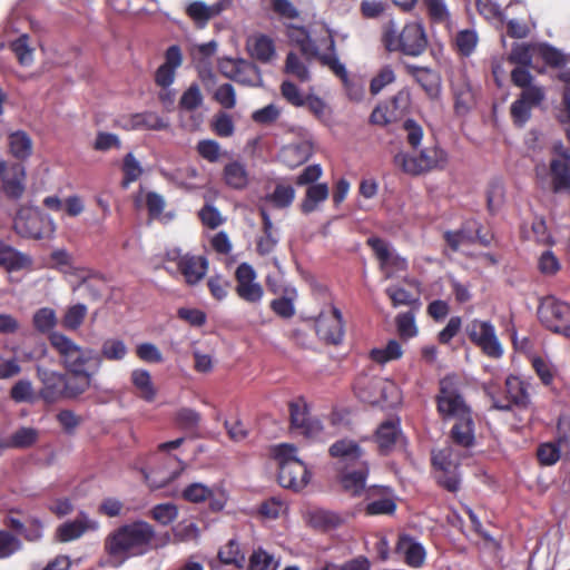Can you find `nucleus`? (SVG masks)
<instances>
[{
  "mask_svg": "<svg viewBox=\"0 0 570 570\" xmlns=\"http://www.w3.org/2000/svg\"><path fill=\"white\" fill-rule=\"evenodd\" d=\"M49 342L70 374L66 375L65 399H76L90 387L92 376L101 367V357L97 351L83 348L59 332L51 333Z\"/></svg>",
  "mask_w": 570,
  "mask_h": 570,
  "instance_id": "obj_1",
  "label": "nucleus"
},
{
  "mask_svg": "<svg viewBox=\"0 0 570 570\" xmlns=\"http://www.w3.org/2000/svg\"><path fill=\"white\" fill-rule=\"evenodd\" d=\"M156 533L154 527L137 520L117 528L105 540V551L111 558L125 559L147 551Z\"/></svg>",
  "mask_w": 570,
  "mask_h": 570,
  "instance_id": "obj_2",
  "label": "nucleus"
},
{
  "mask_svg": "<svg viewBox=\"0 0 570 570\" xmlns=\"http://www.w3.org/2000/svg\"><path fill=\"white\" fill-rule=\"evenodd\" d=\"M296 446L282 443L272 449V455L278 463V483L293 491H301L309 482V472L303 461L296 458Z\"/></svg>",
  "mask_w": 570,
  "mask_h": 570,
  "instance_id": "obj_3",
  "label": "nucleus"
},
{
  "mask_svg": "<svg viewBox=\"0 0 570 570\" xmlns=\"http://www.w3.org/2000/svg\"><path fill=\"white\" fill-rule=\"evenodd\" d=\"M382 42L387 51H399L405 56L419 57L428 48L424 27L419 22L406 23L397 31L391 23L384 28Z\"/></svg>",
  "mask_w": 570,
  "mask_h": 570,
  "instance_id": "obj_4",
  "label": "nucleus"
},
{
  "mask_svg": "<svg viewBox=\"0 0 570 570\" xmlns=\"http://www.w3.org/2000/svg\"><path fill=\"white\" fill-rule=\"evenodd\" d=\"M12 228L22 238H51L56 232L53 219L33 206L22 205L18 208Z\"/></svg>",
  "mask_w": 570,
  "mask_h": 570,
  "instance_id": "obj_5",
  "label": "nucleus"
},
{
  "mask_svg": "<svg viewBox=\"0 0 570 570\" xmlns=\"http://www.w3.org/2000/svg\"><path fill=\"white\" fill-rule=\"evenodd\" d=\"M393 161L403 173L420 176L432 170L444 169L448 165V154L439 146H432L423 148L417 155L397 153Z\"/></svg>",
  "mask_w": 570,
  "mask_h": 570,
  "instance_id": "obj_6",
  "label": "nucleus"
},
{
  "mask_svg": "<svg viewBox=\"0 0 570 570\" xmlns=\"http://www.w3.org/2000/svg\"><path fill=\"white\" fill-rule=\"evenodd\" d=\"M435 402L436 410L444 420L472 411L462 395L460 381L454 374L445 375L440 380Z\"/></svg>",
  "mask_w": 570,
  "mask_h": 570,
  "instance_id": "obj_7",
  "label": "nucleus"
},
{
  "mask_svg": "<svg viewBox=\"0 0 570 570\" xmlns=\"http://www.w3.org/2000/svg\"><path fill=\"white\" fill-rule=\"evenodd\" d=\"M538 318L549 331L562 334L570 338V305L554 296H546L540 299Z\"/></svg>",
  "mask_w": 570,
  "mask_h": 570,
  "instance_id": "obj_8",
  "label": "nucleus"
},
{
  "mask_svg": "<svg viewBox=\"0 0 570 570\" xmlns=\"http://www.w3.org/2000/svg\"><path fill=\"white\" fill-rule=\"evenodd\" d=\"M464 333L469 341L479 347L485 356L500 358L503 355L495 327L490 321L473 318L465 325Z\"/></svg>",
  "mask_w": 570,
  "mask_h": 570,
  "instance_id": "obj_9",
  "label": "nucleus"
},
{
  "mask_svg": "<svg viewBox=\"0 0 570 570\" xmlns=\"http://www.w3.org/2000/svg\"><path fill=\"white\" fill-rule=\"evenodd\" d=\"M411 92L402 88L384 104L377 105L370 116V122L377 126H386L402 119L411 108Z\"/></svg>",
  "mask_w": 570,
  "mask_h": 570,
  "instance_id": "obj_10",
  "label": "nucleus"
},
{
  "mask_svg": "<svg viewBox=\"0 0 570 570\" xmlns=\"http://www.w3.org/2000/svg\"><path fill=\"white\" fill-rule=\"evenodd\" d=\"M530 383L517 375H509L504 382V397H493V407L500 411H511L513 407L525 410L529 407Z\"/></svg>",
  "mask_w": 570,
  "mask_h": 570,
  "instance_id": "obj_11",
  "label": "nucleus"
},
{
  "mask_svg": "<svg viewBox=\"0 0 570 570\" xmlns=\"http://www.w3.org/2000/svg\"><path fill=\"white\" fill-rule=\"evenodd\" d=\"M220 73L244 86H257L262 81L258 67L245 59L223 58L218 63Z\"/></svg>",
  "mask_w": 570,
  "mask_h": 570,
  "instance_id": "obj_12",
  "label": "nucleus"
},
{
  "mask_svg": "<svg viewBox=\"0 0 570 570\" xmlns=\"http://www.w3.org/2000/svg\"><path fill=\"white\" fill-rule=\"evenodd\" d=\"M166 261L175 262L178 272L184 276L186 284L196 285L208 271V261L204 256L185 254L179 249H171L166 253Z\"/></svg>",
  "mask_w": 570,
  "mask_h": 570,
  "instance_id": "obj_13",
  "label": "nucleus"
},
{
  "mask_svg": "<svg viewBox=\"0 0 570 570\" xmlns=\"http://www.w3.org/2000/svg\"><path fill=\"white\" fill-rule=\"evenodd\" d=\"M315 330L321 341L338 345L345 334L343 314L340 308L332 305L327 312H322L315 321Z\"/></svg>",
  "mask_w": 570,
  "mask_h": 570,
  "instance_id": "obj_14",
  "label": "nucleus"
},
{
  "mask_svg": "<svg viewBox=\"0 0 570 570\" xmlns=\"http://www.w3.org/2000/svg\"><path fill=\"white\" fill-rule=\"evenodd\" d=\"M27 171L21 163L0 160L2 191L11 200H19L26 191Z\"/></svg>",
  "mask_w": 570,
  "mask_h": 570,
  "instance_id": "obj_15",
  "label": "nucleus"
},
{
  "mask_svg": "<svg viewBox=\"0 0 570 570\" xmlns=\"http://www.w3.org/2000/svg\"><path fill=\"white\" fill-rule=\"evenodd\" d=\"M256 272L248 263H242L235 271L237 296L248 304H258L264 295L263 286L256 282Z\"/></svg>",
  "mask_w": 570,
  "mask_h": 570,
  "instance_id": "obj_16",
  "label": "nucleus"
},
{
  "mask_svg": "<svg viewBox=\"0 0 570 570\" xmlns=\"http://www.w3.org/2000/svg\"><path fill=\"white\" fill-rule=\"evenodd\" d=\"M185 501L190 503L209 502L212 512H220L227 503V494L219 487H207L203 483L195 482L187 485L181 493Z\"/></svg>",
  "mask_w": 570,
  "mask_h": 570,
  "instance_id": "obj_17",
  "label": "nucleus"
},
{
  "mask_svg": "<svg viewBox=\"0 0 570 570\" xmlns=\"http://www.w3.org/2000/svg\"><path fill=\"white\" fill-rule=\"evenodd\" d=\"M554 151L556 156L549 165L551 190L554 194H570V153L562 147Z\"/></svg>",
  "mask_w": 570,
  "mask_h": 570,
  "instance_id": "obj_18",
  "label": "nucleus"
},
{
  "mask_svg": "<svg viewBox=\"0 0 570 570\" xmlns=\"http://www.w3.org/2000/svg\"><path fill=\"white\" fill-rule=\"evenodd\" d=\"M543 88H530L521 91L510 107V115L515 126L522 127L530 119L531 111L544 99Z\"/></svg>",
  "mask_w": 570,
  "mask_h": 570,
  "instance_id": "obj_19",
  "label": "nucleus"
},
{
  "mask_svg": "<svg viewBox=\"0 0 570 570\" xmlns=\"http://www.w3.org/2000/svg\"><path fill=\"white\" fill-rule=\"evenodd\" d=\"M288 407L293 430L306 438L317 436L322 432L321 421L309 416L307 405L302 399L291 402Z\"/></svg>",
  "mask_w": 570,
  "mask_h": 570,
  "instance_id": "obj_20",
  "label": "nucleus"
},
{
  "mask_svg": "<svg viewBox=\"0 0 570 570\" xmlns=\"http://www.w3.org/2000/svg\"><path fill=\"white\" fill-rule=\"evenodd\" d=\"M328 453L336 459L338 470L358 466V463H367L363 459L364 451L360 444L351 439L337 440L330 446Z\"/></svg>",
  "mask_w": 570,
  "mask_h": 570,
  "instance_id": "obj_21",
  "label": "nucleus"
},
{
  "mask_svg": "<svg viewBox=\"0 0 570 570\" xmlns=\"http://www.w3.org/2000/svg\"><path fill=\"white\" fill-rule=\"evenodd\" d=\"M443 239L453 252H458L462 244H472L475 240L482 245L490 243V239L481 234V225L476 220H466L458 230L444 232Z\"/></svg>",
  "mask_w": 570,
  "mask_h": 570,
  "instance_id": "obj_22",
  "label": "nucleus"
},
{
  "mask_svg": "<svg viewBox=\"0 0 570 570\" xmlns=\"http://www.w3.org/2000/svg\"><path fill=\"white\" fill-rule=\"evenodd\" d=\"M367 245L374 252L380 262L381 269L385 271L387 277H391L396 272H405L407 269V261L397 254H392L383 239L370 237Z\"/></svg>",
  "mask_w": 570,
  "mask_h": 570,
  "instance_id": "obj_23",
  "label": "nucleus"
},
{
  "mask_svg": "<svg viewBox=\"0 0 570 570\" xmlns=\"http://www.w3.org/2000/svg\"><path fill=\"white\" fill-rule=\"evenodd\" d=\"M165 61L161 63L155 72V83L167 89L170 87L176 77V70L183 65V52L178 45L169 46L165 51Z\"/></svg>",
  "mask_w": 570,
  "mask_h": 570,
  "instance_id": "obj_24",
  "label": "nucleus"
},
{
  "mask_svg": "<svg viewBox=\"0 0 570 570\" xmlns=\"http://www.w3.org/2000/svg\"><path fill=\"white\" fill-rule=\"evenodd\" d=\"M37 376L42 383L40 396L48 403L65 399L66 375L38 366Z\"/></svg>",
  "mask_w": 570,
  "mask_h": 570,
  "instance_id": "obj_25",
  "label": "nucleus"
},
{
  "mask_svg": "<svg viewBox=\"0 0 570 570\" xmlns=\"http://www.w3.org/2000/svg\"><path fill=\"white\" fill-rule=\"evenodd\" d=\"M405 71L424 90L425 95L432 99H439L441 95V76L438 71L416 65L406 63Z\"/></svg>",
  "mask_w": 570,
  "mask_h": 570,
  "instance_id": "obj_26",
  "label": "nucleus"
},
{
  "mask_svg": "<svg viewBox=\"0 0 570 570\" xmlns=\"http://www.w3.org/2000/svg\"><path fill=\"white\" fill-rule=\"evenodd\" d=\"M233 0H218L208 6L203 1H194L186 8V14L193 20L197 28H205L209 20L218 17L230 8Z\"/></svg>",
  "mask_w": 570,
  "mask_h": 570,
  "instance_id": "obj_27",
  "label": "nucleus"
},
{
  "mask_svg": "<svg viewBox=\"0 0 570 570\" xmlns=\"http://www.w3.org/2000/svg\"><path fill=\"white\" fill-rule=\"evenodd\" d=\"M338 481L344 492L352 497H358L365 490L366 479L368 476V464L358 463V466H352L338 470Z\"/></svg>",
  "mask_w": 570,
  "mask_h": 570,
  "instance_id": "obj_28",
  "label": "nucleus"
},
{
  "mask_svg": "<svg viewBox=\"0 0 570 570\" xmlns=\"http://www.w3.org/2000/svg\"><path fill=\"white\" fill-rule=\"evenodd\" d=\"M380 454L389 455L402 439V430L399 420H387L382 422L374 435Z\"/></svg>",
  "mask_w": 570,
  "mask_h": 570,
  "instance_id": "obj_29",
  "label": "nucleus"
},
{
  "mask_svg": "<svg viewBox=\"0 0 570 570\" xmlns=\"http://www.w3.org/2000/svg\"><path fill=\"white\" fill-rule=\"evenodd\" d=\"M98 525L97 521L89 519L86 513L81 512L76 520L60 524L56 530V538L60 542H70L79 539L89 530H97Z\"/></svg>",
  "mask_w": 570,
  "mask_h": 570,
  "instance_id": "obj_30",
  "label": "nucleus"
},
{
  "mask_svg": "<svg viewBox=\"0 0 570 570\" xmlns=\"http://www.w3.org/2000/svg\"><path fill=\"white\" fill-rule=\"evenodd\" d=\"M453 419L455 423L450 431L453 443L462 448H471L475 441L472 411Z\"/></svg>",
  "mask_w": 570,
  "mask_h": 570,
  "instance_id": "obj_31",
  "label": "nucleus"
},
{
  "mask_svg": "<svg viewBox=\"0 0 570 570\" xmlns=\"http://www.w3.org/2000/svg\"><path fill=\"white\" fill-rule=\"evenodd\" d=\"M396 552L404 557V561L412 568H420L425 560V550L423 546L409 534H402L399 537Z\"/></svg>",
  "mask_w": 570,
  "mask_h": 570,
  "instance_id": "obj_32",
  "label": "nucleus"
},
{
  "mask_svg": "<svg viewBox=\"0 0 570 570\" xmlns=\"http://www.w3.org/2000/svg\"><path fill=\"white\" fill-rule=\"evenodd\" d=\"M31 264L30 256L0 240V267L10 273L29 268Z\"/></svg>",
  "mask_w": 570,
  "mask_h": 570,
  "instance_id": "obj_33",
  "label": "nucleus"
},
{
  "mask_svg": "<svg viewBox=\"0 0 570 570\" xmlns=\"http://www.w3.org/2000/svg\"><path fill=\"white\" fill-rule=\"evenodd\" d=\"M313 155V146L308 141L287 145L282 148L279 157L289 168H296L305 164Z\"/></svg>",
  "mask_w": 570,
  "mask_h": 570,
  "instance_id": "obj_34",
  "label": "nucleus"
},
{
  "mask_svg": "<svg viewBox=\"0 0 570 570\" xmlns=\"http://www.w3.org/2000/svg\"><path fill=\"white\" fill-rule=\"evenodd\" d=\"M247 50L253 59L262 63L271 62L276 53L274 41L265 35L249 38L247 40Z\"/></svg>",
  "mask_w": 570,
  "mask_h": 570,
  "instance_id": "obj_35",
  "label": "nucleus"
},
{
  "mask_svg": "<svg viewBox=\"0 0 570 570\" xmlns=\"http://www.w3.org/2000/svg\"><path fill=\"white\" fill-rule=\"evenodd\" d=\"M330 195L326 183H318L306 188L305 197L299 204V210L308 215L318 209L320 204L324 203Z\"/></svg>",
  "mask_w": 570,
  "mask_h": 570,
  "instance_id": "obj_36",
  "label": "nucleus"
},
{
  "mask_svg": "<svg viewBox=\"0 0 570 570\" xmlns=\"http://www.w3.org/2000/svg\"><path fill=\"white\" fill-rule=\"evenodd\" d=\"M381 385V379L361 376L354 384V391L360 400L374 404L380 401L379 395L383 391Z\"/></svg>",
  "mask_w": 570,
  "mask_h": 570,
  "instance_id": "obj_37",
  "label": "nucleus"
},
{
  "mask_svg": "<svg viewBox=\"0 0 570 570\" xmlns=\"http://www.w3.org/2000/svg\"><path fill=\"white\" fill-rule=\"evenodd\" d=\"M259 215L263 224V235L256 243V250L261 256H265L274 250L278 240L274 236V226L268 213L264 208H261Z\"/></svg>",
  "mask_w": 570,
  "mask_h": 570,
  "instance_id": "obj_38",
  "label": "nucleus"
},
{
  "mask_svg": "<svg viewBox=\"0 0 570 570\" xmlns=\"http://www.w3.org/2000/svg\"><path fill=\"white\" fill-rule=\"evenodd\" d=\"M167 124L163 118L153 112H140L131 115L126 122L122 125V128L126 130H135V129H153L160 130L165 129Z\"/></svg>",
  "mask_w": 570,
  "mask_h": 570,
  "instance_id": "obj_39",
  "label": "nucleus"
},
{
  "mask_svg": "<svg viewBox=\"0 0 570 570\" xmlns=\"http://www.w3.org/2000/svg\"><path fill=\"white\" fill-rule=\"evenodd\" d=\"M131 383L138 392V396L146 402H154L157 390L151 381V375L147 370L137 368L131 372Z\"/></svg>",
  "mask_w": 570,
  "mask_h": 570,
  "instance_id": "obj_40",
  "label": "nucleus"
},
{
  "mask_svg": "<svg viewBox=\"0 0 570 570\" xmlns=\"http://www.w3.org/2000/svg\"><path fill=\"white\" fill-rule=\"evenodd\" d=\"M9 151L18 160L23 161L32 154V140L30 136L22 130L11 132L8 137Z\"/></svg>",
  "mask_w": 570,
  "mask_h": 570,
  "instance_id": "obj_41",
  "label": "nucleus"
},
{
  "mask_svg": "<svg viewBox=\"0 0 570 570\" xmlns=\"http://www.w3.org/2000/svg\"><path fill=\"white\" fill-rule=\"evenodd\" d=\"M224 180L233 189H244L248 185V173L246 167L239 161L228 163L224 167Z\"/></svg>",
  "mask_w": 570,
  "mask_h": 570,
  "instance_id": "obj_42",
  "label": "nucleus"
},
{
  "mask_svg": "<svg viewBox=\"0 0 570 570\" xmlns=\"http://www.w3.org/2000/svg\"><path fill=\"white\" fill-rule=\"evenodd\" d=\"M217 556L223 564L234 566L236 569H243L245 567L246 558L236 539H230L223 546Z\"/></svg>",
  "mask_w": 570,
  "mask_h": 570,
  "instance_id": "obj_43",
  "label": "nucleus"
},
{
  "mask_svg": "<svg viewBox=\"0 0 570 570\" xmlns=\"http://www.w3.org/2000/svg\"><path fill=\"white\" fill-rule=\"evenodd\" d=\"M38 439V430L35 428L22 426L4 440L3 446L9 449H28L31 448Z\"/></svg>",
  "mask_w": 570,
  "mask_h": 570,
  "instance_id": "obj_44",
  "label": "nucleus"
},
{
  "mask_svg": "<svg viewBox=\"0 0 570 570\" xmlns=\"http://www.w3.org/2000/svg\"><path fill=\"white\" fill-rule=\"evenodd\" d=\"M265 199L275 208H287L295 199V189L291 185L277 184L273 193L268 194Z\"/></svg>",
  "mask_w": 570,
  "mask_h": 570,
  "instance_id": "obj_45",
  "label": "nucleus"
},
{
  "mask_svg": "<svg viewBox=\"0 0 570 570\" xmlns=\"http://www.w3.org/2000/svg\"><path fill=\"white\" fill-rule=\"evenodd\" d=\"M402 355V346L396 340H390L384 347L373 348L370 352L371 358L379 364H385L387 362L399 360Z\"/></svg>",
  "mask_w": 570,
  "mask_h": 570,
  "instance_id": "obj_46",
  "label": "nucleus"
},
{
  "mask_svg": "<svg viewBox=\"0 0 570 570\" xmlns=\"http://www.w3.org/2000/svg\"><path fill=\"white\" fill-rule=\"evenodd\" d=\"M284 72L295 77L299 82H307L311 79L306 63L293 51L287 53Z\"/></svg>",
  "mask_w": 570,
  "mask_h": 570,
  "instance_id": "obj_47",
  "label": "nucleus"
},
{
  "mask_svg": "<svg viewBox=\"0 0 570 570\" xmlns=\"http://www.w3.org/2000/svg\"><path fill=\"white\" fill-rule=\"evenodd\" d=\"M479 42L478 33L471 29L460 30L455 36V49L462 57H470Z\"/></svg>",
  "mask_w": 570,
  "mask_h": 570,
  "instance_id": "obj_48",
  "label": "nucleus"
},
{
  "mask_svg": "<svg viewBox=\"0 0 570 570\" xmlns=\"http://www.w3.org/2000/svg\"><path fill=\"white\" fill-rule=\"evenodd\" d=\"M204 102V97L199 85L193 82L181 95L178 107L180 110L191 112L199 108Z\"/></svg>",
  "mask_w": 570,
  "mask_h": 570,
  "instance_id": "obj_49",
  "label": "nucleus"
},
{
  "mask_svg": "<svg viewBox=\"0 0 570 570\" xmlns=\"http://www.w3.org/2000/svg\"><path fill=\"white\" fill-rule=\"evenodd\" d=\"M127 353L128 348L124 341L118 338H108L102 343L98 355H100L101 361L104 358L108 361H121L126 357Z\"/></svg>",
  "mask_w": 570,
  "mask_h": 570,
  "instance_id": "obj_50",
  "label": "nucleus"
},
{
  "mask_svg": "<svg viewBox=\"0 0 570 570\" xmlns=\"http://www.w3.org/2000/svg\"><path fill=\"white\" fill-rule=\"evenodd\" d=\"M124 177L121 180V186L127 188L130 184L138 180V178L142 175V168L139 161L136 159L132 153H128L122 159L121 167Z\"/></svg>",
  "mask_w": 570,
  "mask_h": 570,
  "instance_id": "obj_51",
  "label": "nucleus"
},
{
  "mask_svg": "<svg viewBox=\"0 0 570 570\" xmlns=\"http://www.w3.org/2000/svg\"><path fill=\"white\" fill-rule=\"evenodd\" d=\"M22 541L9 530H0V560L8 559L21 551Z\"/></svg>",
  "mask_w": 570,
  "mask_h": 570,
  "instance_id": "obj_52",
  "label": "nucleus"
},
{
  "mask_svg": "<svg viewBox=\"0 0 570 570\" xmlns=\"http://www.w3.org/2000/svg\"><path fill=\"white\" fill-rule=\"evenodd\" d=\"M278 561L262 548L253 551L248 560V570H276Z\"/></svg>",
  "mask_w": 570,
  "mask_h": 570,
  "instance_id": "obj_53",
  "label": "nucleus"
},
{
  "mask_svg": "<svg viewBox=\"0 0 570 570\" xmlns=\"http://www.w3.org/2000/svg\"><path fill=\"white\" fill-rule=\"evenodd\" d=\"M86 315L87 306L85 304L72 305L66 311L61 325L68 331H76L83 323Z\"/></svg>",
  "mask_w": 570,
  "mask_h": 570,
  "instance_id": "obj_54",
  "label": "nucleus"
},
{
  "mask_svg": "<svg viewBox=\"0 0 570 570\" xmlns=\"http://www.w3.org/2000/svg\"><path fill=\"white\" fill-rule=\"evenodd\" d=\"M145 478V481L149 485L150 489H161L166 487L169 482L174 481L178 475V471H163V470H142L141 471Z\"/></svg>",
  "mask_w": 570,
  "mask_h": 570,
  "instance_id": "obj_55",
  "label": "nucleus"
},
{
  "mask_svg": "<svg viewBox=\"0 0 570 570\" xmlns=\"http://www.w3.org/2000/svg\"><path fill=\"white\" fill-rule=\"evenodd\" d=\"M151 519L157 521L161 525H168L173 523L178 517V508L174 503H159L153 507L149 511Z\"/></svg>",
  "mask_w": 570,
  "mask_h": 570,
  "instance_id": "obj_56",
  "label": "nucleus"
},
{
  "mask_svg": "<svg viewBox=\"0 0 570 570\" xmlns=\"http://www.w3.org/2000/svg\"><path fill=\"white\" fill-rule=\"evenodd\" d=\"M454 110L458 115L466 114L474 102L473 92L468 83L453 89Z\"/></svg>",
  "mask_w": 570,
  "mask_h": 570,
  "instance_id": "obj_57",
  "label": "nucleus"
},
{
  "mask_svg": "<svg viewBox=\"0 0 570 570\" xmlns=\"http://www.w3.org/2000/svg\"><path fill=\"white\" fill-rule=\"evenodd\" d=\"M396 79L394 69L390 65L383 66L376 75L371 79L370 92L375 96L380 94L386 86L393 83Z\"/></svg>",
  "mask_w": 570,
  "mask_h": 570,
  "instance_id": "obj_58",
  "label": "nucleus"
},
{
  "mask_svg": "<svg viewBox=\"0 0 570 570\" xmlns=\"http://www.w3.org/2000/svg\"><path fill=\"white\" fill-rule=\"evenodd\" d=\"M396 510V503L391 497H383L368 502L364 512L366 515H392Z\"/></svg>",
  "mask_w": 570,
  "mask_h": 570,
  "instance_id": "obj_59",
  "label": "nucleus"
},
{
  "mask_svg": "<svg viewBox=\"0 0 570 570\" xmlns=\"http://www.w3.org/2000/svg\"><path fill=\"white\" fill-rule=\"evenodd\" d=\"M312 521L315 527H320L324 530H332L342 525L344 519L337 512L318 510L312 515Z\"/></svg>",
  "mask_w": 570,
  "mask_h": 570,
  "instance_id": "obj_60",
  "label": "nucleus"
},
{
  "mask_svg": "<svg viewBox=\"0 0 570 570\" xmlns=\"http://www.w3.org/2000/svg\"><path fill=\"white\" fill-rule=\"evenodd\" d=\"M563 442L562 438H559L558 444L543 443L540 444L537 450V458L541 465H553L560 459V444Z\"/></svg>",
  "mask_w": 570,
  "mask_h": 570,
  "instance_id": "obj_61",
  "label": "nucleus"
},
{
  "mask_svg": "<svg viewBox=\"0 0 570 570\" xmlns=\"http://www.w3.org/2000/svg\"><path fill=\"white\" fill-rule=\"evenodd\" d=\"M10 47L20 65H31L33 60V50L29 47V37L27 35H22L12 41Z\"/></svg>",
  "mask_w": 570,
  "mask_h": 570,
  "instance_id": "obj_62",
  "label": "nucleus"
},
{
  "mask_svg": "<svg viewBox=\"0 0 570 570\" xmlns=\"http://www.w3.org/2000/svg\"><path fill=\"white\" fill-rule=\"evenodd\" d=\"M532 46L527 43H514L511 48V51L508 56V61L510 63L521 66H531L532 65Z\"/></svg>",
  "mask_w": 570,
  "mask_h": 570,
  "instance_id": "obj_63",
  "label": "nucleus"
},
{
  "mask_svg": "<svg viewBox=\"0 0 570 570\" xmlns=\"http://www.w3.org/2000/svg\"><path fill=\"white\" fill-rule=\"evenodd\" d=\"M173 535L175 542L196 541L199 538V529L194 522L183 521L173 528Z\"/></svg>",
  "mask_w": 570,
  "mask_h": 570,
  "instance_id": "obj_64",
  "label": "nucleus"
}]
</instances>
